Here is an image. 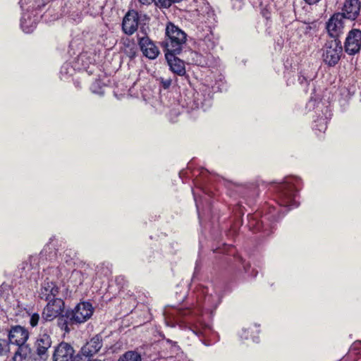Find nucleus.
<instances>
[{
	"instance_id": "f257e3e1",
	"label": "nucleus",
	"mask_w": 361,
	"mask_h": 361,
	"mask_svg": "<svg viewBox=\"0 0 361 361\" xmlns=\"http://www.w3.org/2000/svg\"><path fill=\"white\" fill-rule=\"evenodd\" d=\"M300 180L295 177H286L276 187V202L281 207H296L298 202L296 200L297 190Z\"/></svg>"
},
{
	"instance_id": "f03ea898",
	"label": "nucleus",
	"mask_w": 361,
	"mask_h": 361,
	"mask_svg": "<svg viewBox=\"0 0 361 361\" xmlns=\"http://www.w3.org/2000/svg\"><path fill=\"white\" fill-rule=\"evenodd\" d=\"M166 39L162 42L164 51L180 53L186 42V34L173 23H169L166 27Z\"/></svg>"
},
{
	"instance_id": "7ed1b4c3",
	"label": "nucleus",
	"mask_w": 361,
	"mask_h": 361,
	"mask_svg": "<svg viewBox=\"0 0 361 361\" xmlns=\"http://www.w3.org/2000/svg\"><path fill=\"white\" fill-rule=\"evenodd\" d=\"M342 52L341 41L338 39H331L326 42L323 48V61L330 67L335 66L340 61Z\"/></svg>"
},
{
	"instance_id": "20e7f679",
	"label": "nucleus",
	"mask_w": 361,
	"mask_h": 361,
	"mask_svg": "<svg viewBox=\"0 0 361 361\" xmlns=\"http://www.w3.org/2000/svg\"><path fill=\"white\" fill-rule=\"evenodd\" d=\"M137 40L139 47L145 57L149 59H154L158 56L159 54V48L147 36L145 27H140L137 34Z\"/></svg>"
},
{
	"instance_id": "39448f33",
	"label": "nucleus",
	"mask_w": 361,
	"mask_h": 361,
	"mask_svg": "<svg viewBox=\"0 0 361 361\" xmlns=\"http://www.w3.org/2000/svg\"><path fill=\"white\" fill-rule=\"evenodd\" d=\"M75 353L71 344L63 341L54 347L52 360L53 361H78L79 355H76Z\"/></svg>"
},
{
	"instance_id": "423d86ee",
	"label": "nucleus",
	"mask_w": 361,
	"mask_h": 361,
	"mask_svg": "<svg viewBox=\"0 0 361 361\" xmlns=\"http://www.w3.org/2000/svg\"><path fill=\"white\" fill-rule=\"evenodd\" d=\"M92 313V306L90 302H81L73 310L67 311V317L71 322L80 324L88 319Z\"/></svg>"
},
{
	"instance_id": "0eeeda50",
	"label": "nucleus",
	"mask_w": 361,
	"mask_h": 361,
	"mask_svg": "<svg viewBox=\"0 0 361 361\" xmlns=\"http://www.w3.org/2000/svg\"><path fill=\"white\" fill-rule=\"evenodd\" d=\"M64 302L60 298L48 300V303L42 312V319L45 321H52L63 312Z\"/></svg>"
},
{
	"instance_id": "6e6552de",
	"label": "nucleus",
	"mask_w": 361,
	"mask_h": 361,
	"mask_svg": "<svg viewBox=\"0 0 361 361\" xmlns=\"http://www.w3.org/2000/svg\"><path fill=\"white\" fill-rule=\"evenodd\" d=\"M51 344V338L48 334L42 333L39 334L35 343V350L40 360L46 361L48 359V350Z\"/></svg>"
},
{
	"instance_id": "1a4fd4ad",
	"label": "nucleus",
	"mask_w": 361,
	"mask_h": 361,
	"mask_svg": "<svg viewBox=\"0 0 361 361\" xmlns=\"http://www.w3.org/2000/svg\"><path fill=\"white\" fill-rule=\"evenodd\" d=\"M344 47L345 52L350 55L358 53L361 49V30L352 29L347 35Z\"/></svg>"
},
{
	"instance_id": "9d476101",
	"label": "nucleus",
	"mask_w": 361,
	"mask_h": 361,
	"mask_svg": "<svg viewBox=\"0 0 361 361\" xmlns=\"http://www.w3.org/2000/svg\"><path fill=\"white\" fill-rule=\"evenodd\" d=\"M344 18L341 13H336L326 23L327 32L333 39H338V36L343 32Z\"/></svg>"
},
{
	"instance_id": "9b49d317",
	"label": "nucleus",
	"mask_w": 361,
	"mask_h": 361,
	"mask_svg": "<svg viewBox=\"0 0 361 361\" xmlns=\"http://www.w3.org/2000/svg\"><path fill=\"white\" fill-rule=\"evenodd\" d=\"M219 42V37L211 29H208L205 35L200 37L198 42L199 50L204 53H211Z\"/></svg>"
},
{
	"instance_id": "f8f14e48",
	"label": "nucleus",
	"mask_w": 361,
	"mask_h": 361,
	"mask_svg": "<svg viewBox=\"0 0 361 361\" xmlns=\"http://www.w3.org/2000/svg\"><path fill=\"white\" fill-rule=\"evenodd\" d=\"M139 18V14L137 11H129L122 22L123 31L128 35H133L137 30Z\"/></svg>"
},
{
	"instance_id": "ddd939ff",
	"label": "nucleus",
	"mask_w": 361,
	"mask_h": 361,
	"mask_svg": "<svg viewBox=\"0 0 361 361\" xmlns=\"http://www.w3.org/2000/svg\"><path fill=\"white\" fill-rule=\"evenodd\" d=\"M179 53L165 51V57L167 61L170 70L180 75L183 76L186 73L184 61L178 59L176 55Z\"/></svg>"
},
{
	"instance_id": "4468645a",
	"label": "nucleus",
	"mask_w": 361,
	"mask_h": 361,
	"mask_svg": "<svg viewBox=\"0 0 361 361\" xmlns=\"http://www.w3.org/2000/svg\"><path fill=\"white\" fill-rule=\"evenodd\" d=\"M29 338L28 331L20 326H16L11 328L8 334V343L16 345L24 344Z\"/></svg>"
},
{
	"instance_id": "2eb2a0df",
	"label": "nucleus",
	"mask_w": 361,
	"mask_h": 361,
	"mask_svg": "<svg viewBox=\"0 0 361 361\" xmlns=\"http://www.w3.org/2000/svg\"><path fill=\"white\" fill-rule=\"evenodd\" d=\"M248 227L253 232H263L265 235L269 234V228L271 224H265V221L269 218L264 216L262 219H259L257 214L248 216Z\"/></svg>"
},
{
	"instance_id": "dca6fc26",
	"label": "nucleus",
	"mask_w": 361,
	"mask_h": 361,
	"mask_svg": "<svg viewBox=\"0 0 361 361\" xmlns=\"http://www.w3.org/2000/svg\"><path fill=\"white\" fill-rule=\"evenodd\" d=\"M200 293L204 295L203 308L207 310L215 309L220 303L221 299L219 294L212 290V293H209V288L204 287L200 288Z\"/></svg>"
},
{
	"instance_id": "f3484780",
	"label": "nucleus",
	"mask_w": 361,
	"mask_h": 361,
	"mask_svg": "<svg viewBox=\"0 0 361 361\" xmlns=\"http://www.w3.org/2000/svg\"><path fill=\"white\" fill-rule=\"evenodd\" d=\"M102 338L99 334L96 335L87 341L81 348V353L85 357H92L97 354L102 347Z\"/></svg>"
},
{
	"instance_id": "a211bd4d",
	"label": "nucleus",
	"mask_w": 361,
	"mask_h": 361,
	"mask_svg": "<svg viewBox=\"0 0 361 361\" xmlns=\"http://www.w3.org/2000/svg\"><path fill=\"white\" fill-rule=\"evenodd\" d=\"M360 11V1L359 0H345L341 13L345 18L355 20Z\"/></svg>"
},
{
	"instance_id": "6ab92c4d",
	"label": "nucleus",
	"mask_w": 361,
	"mask_h": 361,
	"mask_svg": "<svg viewBox=\"0 0 361 361\" xmlns=\"http://www.w3.org/2000/svg\"><path fill=\"white\" fill-rule=\"evenodd\" d=\"M59 293V288L56 283L49 280H45L41 286L39 291V297L46 301L56 298Z\"/></svg>"
},
{
	"instance_id": "aec40b11",
	"label": "nucleus",
	"mask_w": 361,
	"mask_h": 361,
	"mask_svg": "<svg viewBox=\"0 0 361 361\" xmlns=\"http://www.w3.org/2000/svg\"><path fill=\"white\" fill-rule=\"evenodd\" d=\"M18 348L14 353L13 361H28L32 353L31 348L26 343L18 345Z\"/></svg>"
},
{
	"instance_id": "412c9836",
	"label": "nucleus",
	"mask_w": 361,
	"mask_h": 361,
	"mask_svg": "<svg viewBox=\"0 0 361 361\" xmlns=\"http://www.w3.org/2000/svg\"><path fill=\"white\" fill-rule=\"evenodd\" d=\"M37 19L32 18L30 13H24L20 21L22 30L25 33L32 32L37 26Z\"/></svg>"
},
{
	"instance_id": "4be33fe9",
	"label": "nucleus",
	"mask_w": 361,
	"mask_h": 361,
	"mask_svg": "<svg viewBox=\"0 0 361 361\" xmlns=\"http://www.w3.org/2000/svg\"><path fill=\"white\" fill-rule=\"evenodd\" d=\"M204 54V55L201 53L195 52L192 59L197 66L202 67L209 66L213 58L212 54L208 52Z\"/></svg>"
},
{
	"instance_id": "5701e85b",
	"label": "nucleus",
	"mask_w": 361,
	"mask_h": 361,
	"mask_svg": "<svg viewBox=\"0 0 361 361\" xmlns=\"http://www.w3.org/2000/svg\"><path fill=\"white\" fill-rule=\"evenodd\" d=\"M191 329L195 334L200 336H206L207 331L210 330V327L209 325L203 324L202 322L198 320L192 324Z\"/></svg>"
},
{
	"instance_id": "b1692460",
	"label": "nucleus",
	"mask_w": 361,
	"mask_h": 361,
	"mask_svg": "<svg viewBox=\"0 0 361 361\" xmlns=\"http://www.w3.org/2000/svg\"><path fill=\"white\" fill-rule=\"evenodd\" d=\"M37 257L31 256L29 257L27 261L24 262L21 264L20 269L25 273V276L27 275V271L31 269H36L35 265H37Z\"/></svg>"
},
{
	"instance_id": "393cba45",
	"label": "nucleus",
	"mask_w": 361,
	"mask_h": 361,
	"mask_svg": "<svg viewBox=\"0 0 361 361\" xmlns=\"http://www.w3.org/2000/svg\"><path fill=\"white\" fill-rule=\"evenodd\" d=\"M118 361H142V358L137 352L128 351L120 357Z\"/></svg>"
},
{
	"instance_id": "a878e982",
	"label": "nucleus",
	"mask_w": 361,
	"mask_h": 361,
	"mask_svg": "<svg viewBox=\"0 0 361 361\" xmlns=\"http://www.w3.org/2000/svg\"><path fill=\"white\" fill-rule=\"evenodd\" d=\"M57 322L59 326L67 332L69 331L68 325L75 324V322H71L70 321L69 317H67V312H66L65 315L61 314L59 316Z\"/></svg>"
},
{
	"instance_id": "bb28decb",
	"label": "nucleus",
	"mask_w": 361,
	"mask_h": 361,
	"mask_svg": "<svg viewBox=\"0 0 361 361\" xmlns=\"http://www.w3.org/2000/svg\"><path fill=\"white\" fill-rule=\"evenodd\" d=\"M259 6L261 8V13L262 16L267 19L269 18L271 13V6L269 4L264 5L262 1L260 2Z\"/></svg>"
},
{
	"instance_id": "cd10ccee",
	"label": "nucleus",
	"mask_w": 361,
	"mask_h": 361,
	"mask_svg": "<svg viewBox=\"0 0 361 361\" xmlns=\"http://www.w3.org/2000/svg\"><path fill=\"white\" fill-rule=\"evenodd\" d=\"M155 5L159 8H169L173 1L171 0H152Z\"/></svg>"
},
{
	"instance_id": "c85d7f7f",
	"label": "nucleus",
	"mask_w": 361,
	"mask_h": 361,
	"mask_svg": "<svg viewBox=\"0 0 361 361\" xmlns=\"http://www.w3.org/2000/svg\"><path fill=\"white\" fill-rule=\"evenodd\" d=\"M8 341L5 339H0V355L6 354L9 352Z\"/></svg>"
},
{
	"instance_id": "c756f323",
	"label": "nucleus",
	"mask_w": 361,
	"mask_h": 361,
	"mask_svg": "<svg viewBox=\"0 0 361 361\" xmlns=\"http://www.w3.org/2000/svg\"><path fill=\"white\" fill-rule=\"evenodd\" d=\"M314 126L316 130H318L319 132H324L326 129V121L325 118H320Z\"/></svg>"
},
{
	"instance_id": "7c9ffc66",
	"label": "nucleus",
	"mask_w": 361,
	"mask_h": 361,
	"mask_svg": "<svg viewBox=\"0 0 361 361\" xmlns=\"http://www.w3.org/2000/svg\"><path fill=\"white\" fill-rule=\"evenodd\" d=\"M30 315V324L31 326L32 327H35L36 326L38 323H39V314L37 313H32V314H29Z\"/></svg>"
},
{
	"instance_id": "2f4dec72",
	"label": "nucleus",
	"mask_w": 361,
	"mask_h": 361,
	"mask_svg": "<svg viewBox=\"0 0 361 361\" xmlns=\"http://www.w3.org/2000/svg\"><path fill=\"white\" fill-rule=\"evenodd\" d=\"M157 80L159 82L160 85L165 90L169 88V87L171 85V78H159L157 79Z\"/></svg>"
},
{
	"instance_id": "473e14b6",
	"label": "nucleus",
	"mask_w": 361,
	"mask_h": 361,
	"mask_svg": "<svg viewBox=\"0 0 361 361\" xmlns=\"http://www.w3.org/2000/svg\"><path fill=\"white\" fill-rule=\"evenodd\" d=\"M71 255V250H66L63 253V259L66 261V263L68 264V265H71L73 263V257H72Z\"/></svg>"
},
{
	"instance_id": "72a5a7b5",
	"label": "nucleus",
	"mask_w": 361,
	"mask_h": 361,
	"mask_svg": "<svg viewBox=\"0 0 361 361\" xmlns=\"http://www.w3.org/2000/svg\"><path fill=\"white\" fill-rule=\"evenodd\" d=\"M71 277L73 278H78L80 279V283H82L83 279L82 277V273L81 271L79 270H73L71 274Z\"/></svg>"
},
{
	"instance_id": "f704fd0d",
	"label": "nucleus",
	"mask_w": 361,
	"mask_h": 361,
	"mask_svg": "<svg viewBox=\"0 0 361 361\" xmlns=\"http://www.w3.org/2000/svg\"><path fill=\"white\" fill-rule=\"evenodd\" d=\"M98 87H99L98 82H95L94 83H93L91 86V90H92V92L97 93V94H102V91L97 90Z\"/></svg>"
},
{
	"instance_id": "c9c22d12",
	"label": "nucleus",
	"mask_w": 361,
	"mask_h": 361,
	"mask_svg": "<svg viewBox=\"0 0 361 361\" xmlns=\"http://www.w3.org/2000/svg\"><path fill=\"white\" fill-rule=\"evenodd\" d=\"M301 29L304 31L305 34H307L312 30V26L310 24L303 23L302 25L301 26Z\"/></svg>"
},
{
	"instance_id": "e433bc0d",
	"label": "nucleus",
	"mask_w": 361,
	"mask_h": 361,
	"mask_svg": "<svg viewBox=\"0 0 361 361\" xmlns=\"http://www.w3.org/2000/svg\"><path fill=\"white\" fill-rule=\"evenodd\" d=\"M298 81L301 85L307 84L308 79L305 78L304 75H299Z\"/></svg>"
},
{
	"instance_id": "4c0bfd02",
	"label": "nucleus",
	"mask_w": 361,
	"mask_h": 361,
	"mask_svg": "<svg viewBox=\"0 0 361 361\" xmlns=\"http://www.w3.org/2000/svg\"><path fill=\"white\" fill-rule=\"evenodd\" d=\"M193 196H194V199H195V201L197 209V211H199L201 197H199V199H198L197 197L196 196V195L194 192H193Z\"/></svg>"
},
{
	"instance_id": "58836bf2",
	"label": "nucleus",
	"mask_w": 361,
	"mask_h": 361,
	"mask_svg": "<svg viewBox=\"0 0 361 361\" xmlns=\"http://www.w3.org/2000/svg\"><path fill=\"white\" fill-rule=\"evenodd\" d=\"M197 100H199L198 98H197ZM202 102L201 103H199L198 101H194V105H192L191 107L192 108H200V106L202 107Z\"/></svg>"
},
{
	"instance_id": "ea45409f",
	"label": "nucleus",
	"mask_w": 361,
	"mask_h": 361,
	"mask_svg": "<svg viewBox=\"0 0 361 361\" xmlns=\"http://www.w3.org/2000/svg\"><path fill=\"white\" fill-rule=\"evenodd\" d=\"M307 4L313 5L317 4L320 0H304Z\"/></svg>"
},
{
	"instance_id": "a19ab883",
	"label": "nucleus",
	"mask_w": 361,
	"mask_h": 361,
	"mask_svg": "<svg viewBox=\"0 0 361 361\" xmlns=\"http://www.w3.org/2000/svg\"><path fill=\"white\" fill-rule=\"evenodd\" d=\"M140 2L145 5H149L152 2V0H139Z\"/></svg>"
},
{
	"instance_id": "79ce46f5",
	"label": "nucleus",
	"mask_w": 361,
	"mask_h": 361,
	"mask_svg": "<svg viewBox=\"0 0 361 361\" xmlns=\"http://www.w3.org/2000/svg\"><path fill=\"white\" fill-rule=\"evenodd\" d=\"M5 288H6V285L4 283L1 284L0 286V291L4 290Z\"/></svg>"
},
{
	"instance_id": "37998d69",
	"label": "nucleus",
	"mask_w": 361,
	"mask_h": 361,
	"mask_svg": "<svg viewBox=\"0 0 361 361\" xmlns=\"http://www.w3.org/2000/svg\"><path fill=\"white\" fill-rule=\"evenodd\" d=\"M19 3H20L21 7H23V0H20Z\"/></svg>"
},
{
	"instance_id": "c03bdc74",
	"label": "nucleus",
	"mask_w": 361,
	"mask_h": 361,
	"mask_svg": "<svg viewBox=\"0 0 361 361\" xmlns=\"http://www.w3.org/2000/svg\"><path fill=\"white\" fill-rule=\"evenodd\" d=\"M271 213H272V216H275V214H274V212H270Z\"/></svg>"
},
{
	"instance_id": "a18cd8bd",
	"label": "nucleus",
	"mask_w": 361,
	"mask_h": 361,
	"mask_svg": "<svg viewBox=\"0 0 361 361\" xmlns=\"http://www.w3.org/2000/svg\"><path fill=\"white\" fill-rule=\"evenodd\" d=\"M174 346H176V342L173 343Z\"/></svg>"
}]
</instances>
